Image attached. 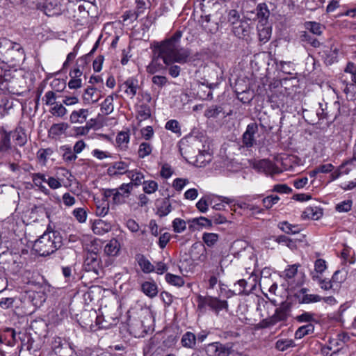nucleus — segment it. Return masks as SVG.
I'll use <instances>...</instances> for the list:
<instances>
[{"instance_id":"obj_1","label":"nucleus","mask_w":356,"mask_h":356,"mask_svg":"<svg viewBox=\"0 0 356 356\" xmlns=\"http://www.w3.org/2000/svg\"><path fill=\"white\" fill-rule=\"evenodd\" d=\"M181 37L182 31H176L164 40L154 42L153 51L163 60L164 64L177 62L184 65L191 60V50L181 45Z\"/></svg>"},{"instance_id":"obj_2","label":"nucleus","mask_w":356,"mask_h":356,"mask_svg":"<svg viewBox=\"0 0 356 356\" xmlns=\"http://www.w3.org/2000/svg\"><path fill=\"white\" fill-rule=\"evenodd\" d=\"M319 108L316 110V117L312 116V113L305 110L304 118L311 124L321 123L322 120H326L329 124L333 123L341 115V104L339 101H335L332 104L319 103Z\"/></svg>"},{"instance_id":"obj_3","label":"nucleus","mask_w":356,"mask_h":356,"mask_svg":"<svg viewBox=\"0 0 356 356\" xmlns=\"http://www.w3.org/2000/svg\"><path fill=\"white\" fill-rule=\"evenodd\" d=\"M0 60L10 65H19L24 60V51L22 45L8 38H1Z\"/></svg>"},{"instance_id":"obj_4","label":"nucleus","mask_w":356,"mask_h":356,"mask_svg":"<svg viewBox=\"0 0 356 356\" xmlns=\"http://www.w3.org/2000/svg\"><path fill=\"white\" fill-rule=\"evenodd\" d=\"M291 313V304L288 302H283L279 307L275 309V314L269 318L263 321L264 327H270L278 322L287 320Z\"/></svg>"},{"instance_id":"obj_5","label":"nucleus","mask_w":356,"mask_h":356,"mask_svg":"<svg viewBox=\"0 0 356 356\" xmlns=\"http://www.w3.org/2000/svg\"><path fill=\"white\" fill-rule=\"evenodd\" d=\"M205 350L209 356H229L233 352L230 344H222L219 342L208 344Z\"/></svg>"},{"instance_id":"obj_6","label":"nucleus","mask_w":356,"mask_h":356,"mask_svg":"<svg viewBox=\"0 0 356 356\" xmlns=\"http://www.w3.org/2000/svg\"><path fill=\"white\" fill-rule=\"evenodd\" d=\"M46 236H48L46 246L51 248V250H46V256L54 253L62 244V237L58 231L54 230L49 225L46 229Z\"/></svg>"},{"instance_id":"obj_7","label":"nucleus","mask_w":356,"mask_h":356,"mask_svg":"<svg viewBox=\"0 0 356 356\" xmlns=\"http://www.w3.org/2000/svg\"><path fill=\"white\" fill-rule=\"evenodd\" d=\"M258 132V125L256 122L250 123L243 134L242 142L247 148L252 147L256 144L254 135Z\"/></svg>"},{"instance_id":"obj_8","label":"nucleus","mask_w":356,"mask_h":356,"mask_svg":"<svg viewBox=\"0 0 356 356\" xmlns=\"http://www.w3.org/2000/svg\"><path fill=\"white\" fill-rule=\"evenodd\" d=\"M83 266L86 271L94 272L96 275H98L100 267V259L97 253L94 252H88Z\"/></svg>"},{"instance_id":"obj_9","label":"nucleus","mask_w":356,"mask_h":356,"mask_svg":"<svg viewBox=\"0 0 356 356\" xmlns=\"http://www.w3.org/2000/svg\"><path fill=\"white\" fill-rule=\"evenodd\" d=\"M132 190L131 184H122L118 188H115L113 202L116 204H122L125 202Z\"/></svg>"},{"instance_id":"obj_10","label":"nucleus","mask_w":356,"mask_h":356,"mask_svg":"<svg viewBox=\"0 0 356 356\" xmlns=\"http://www.w3.org/2000/svg\"><path fill=\"white\" fill-rule=\"evenodd\" d=\"M254 13L260 26L268 24L270 10L265 3H259L254 10Z\"/></svg>"},{"instance_id":"obj_11","label":"nucleus","mask_w":356,"mask_h":356,"mask_svg":"<svg viewBox=\"0 0 356 356\" xmlns=\"http://www.w3.org/2000/svg\"><path fill=\"white\" fill-rule=\"evenodd\" d=\"M138 80L134 78H129L122 85L120 86V88L124 90V93L130 98H134L136 95L137 90L138 88Z\"/></svg>"},{"instance_id":"obj_12","label":"nucleus","mask_w":356,"mask_h":356,"mask_svg":"<svg viewBox=\"0 0 356 356\" xmlns=\"http://www.w3.org/2000/svg\"><path fill=\"white\" fill-rule=\"evenodd\" d=\"M129 165L124 161L115 162L107 169V173L109 176H118L119 175L127 174Z\"/></svg>"},{"instance_id":"obj_13","label":"nucleus","mask_w":356,"mask_h":356,"mask_svg":"<svg viewBox=\"0 0 356 356\" xmlns=\"http://www.w3.org/2000/svg\"><path fill=\"white\" fill-rule=\"evenodd\" d=\"M111 224L103 220L99 219L94 221L92 225V229L94 234L103 235L111 229Z\"/></svg>"},{"instance_id":"obj_14","label":"nucleus","mask_w":356,"mask_h":356,"mask_svg":"<svg viewBox=\"0 0 356 356\" xmlns=\"http://www.w3.org/2000/svg\"><path fill=\"white\" fill-rule=\"evenodd\" d=\"M83 72L79 68H74L73 70L70 72V76L71 79L68 82V87L70 89H78L82 86L81 76Z\"/></svg>"},{"instance_id":"obj_15","label":"nucleus","mask_w":356,"mask_h":356,"mask_svg":"<svg viewBox=\"0 0 356 356\" xmlns=\"http://www.w3.org/2000/svg\"><path fill=\"white\" fill-rule=\"evenodd\" d=\"M201 19V26L206 32L213 34L218 31V24L211 20L210 15L202 16Z\"/></svg>"},{"instance_id":"obj_16","label":"nucleus","mask_w":356,"mask_h":356,"mask_svg":"<svg viewBox=\"0 0 356 356\" xmlns=\"http://www.w3.org/2000/svg\"><path fill=\"white\" fill-rule=\"evenodd\" d=\"M121 245L116 238L111 239L104 247V253L107 256L115 257L120 251Z\"/></svg>"},{"instance_id":"obj_17","label":"nucleus","mask_w":356,"mask_h":356,"mask_svg":"<svg viewBox=\"0 0 356 356\" xmlns=\"http://www.w3.org/2000/svg\"><path fill=\"white\" fill-rule=\"evenodd\" d=\"M323 216L322 209L318 207H308L302 213L303 219L318 220Z\"/></svg>"},{"instance_id":"obj_18","label":"nucleus","mask_w":356,"mask_h":356,"mask_svg":"<svg viewBox=\"0 0 356 356\" xmlns=\"http://www.w3.org/2000/svg\"><path fill=\"white\" fill-rule=\"evenodd\" d=\"M188 222L190 223L189 228L193 230L198 229L197 227L209 228L212 227L211 220L203 216L193 218Z\"/></svg>"},{"instance_id":"obj_19","label":"nucleus","mask_w":356,"mask_h":356,"mask_svg":"<svg viewBox=\"0 0 356 356\" xmlns=\"http://www.w3.org/2000/svg\"><path fill=\"white\" fill-rule=\"evenodd\" d=\"M141 291L150 298L156 297L159 292L156 284L154 282L148 281L141 284Z\"/></svg>"},{"instance_id":"obj_20","label":"nucleus","mask_w":356,"mask_h":356,"mask_svg":"<svg viewBox=\"0 0 356 356\" xmlns=\"http://www.w3.org/2000/svg\"><path fill=\"white\" fill-rule=\"evenodd\" d=\"M11 149L10 133L0 131V153L4 154Z\"/></svg>"},{"instance_id":"obj_21","label":"nucleus","mask_w":356,"mask_h":356,"mask_svg":"<svg viewBox=\"0 0 356 356\" xmlns=\"http://www.w3.org/2000/svg\"><path fill=\"white\" fill-rule=\"evenodd\" d=\"M209 307L218 315L222 309H228V304L226 300H221L217 298L211 296Z\"/></svg>"},{"instance_id":"obj_22","label":"nucleus","mask_w":356,"mask_h":356,"mask_svg":"<svg viewBox=\"0 0 356 356\" xmlns=\"http://www.w3.org/2000/svg\"><path fill=\"white\" fill-rule=\"evenodd\" d=\"M211 161V155L207 151H199V154L196 156L195 165L197 167L202 168L207 165Z\"/></svg>"},{"instance_id":"obj_23","label":"nucleus","mask_w":356,"mask_h":356,"mask_svg":"<svg viewBox=\"0 0 356 356\" xmlns=\"http://www.w3.org/2000/svg\"><path fill=\"white\" fill-rule=\"evenodd\" d=\"M153 54L154 56L152 61L146 67L147 72L151 74H154L165 68V67H163L159 61V59L161 58L157 57V55H155L154 51H153Z\"/></svg>"},{"instance_id":"obj_24","label":"nucleus","mask_w":356,"mask_h":356,"mask_svg":"<svg viewBox=\"0 0 356 356\" xmlns=\"http://www.w3.org/2000/svg\"><path fill=\"white\" fill-rule=\"evenodd\" d=\"M96 89L88 86L83 92V100L85 104H93L98 102L99 97L95 95Z\"/></svg>"},{"instance_id":"obj_25","label":"nucleus","mask_w":356,"mask_h":356,"mask_svg":"<svg viewBox=\"0 0 356 356\" xmlns=\"http://www.w3.org/2000/svg\"><path fill=\"white\" fill-rule=\"evenodd\" d=\"M128 177L131 179V182L129 184H131L132 186L134 185L136 186H140L141 184H143V181H145L144 175L137 170H130L127 172Z\"/></svg>"},{"instance_id":"obj_26","label":"nucleus","mask_w":356,"mask_h":356,"mask_svg":"<svg viewBox=\"0 0 356 356\" xmlns=\"http://www.w3.org/2000/svg\"><path fill=\"white\" fill-rule=\"evenodd\" d=\"M137 260L138 265L145 273H149L154 271V266L144 255H138Z\"/></svg>"},{"instance_id":"obj_27","label":"nucleus","mask_w":356,"mask_h":356,"mask_svg":"<svg viewBox=\"0 0 356 356\" xmlns=\"http://www.w3.org/2000/svg\"><path fill=\"white\" fill-rule=\"evenodd\" d=\"M213 199L211 196H204L196 203V207L199 211L205 213L208 211L209 206L212 205Z\"/></svg>"},{"instance_id":"obj_28","label":"nucleus","mask_w":356,"mask_h":356,"mask_svg":"<svg viewBox=\"0 0 356 356\" xmlns=\"http://www.w3.org/2000/svg\"><path fill=\"white\" fill-rule=\"evenodd\" d=\"M68 125L66 123H59L53 124L49 130V136L55 138L63 134L67 129Z\"/></svg>"},{"instance_id":"obj_29","label":"nucleus","mask_w":356,"mask_h":356,"mask_svg":"<svg viewBox=\"0 0 356 356\" xmlns=\"http://www.w3.org/2000/svg\"><path fill=\"white\" fill-rule=\"evenodd\" d=\"M151 116V109L149 106L146 104H142L137 108V118L140 121H143Z\"/></svg>"},{"instance_id":"obj_30","label":"nucleus","mask_w":356,"mask_h":356,"mask_svg":"<svg viewBox=\"0 0 356 356\" xmlns=\"http://www.w3.org/2000/svg\"><path fill=\"white\" fill-rule=\"evenodd\" d=\"M314 326L312 323H308L305 325L300 327L295 332V338L300 339L305 336L314 332Z\"/></svg>"},{"instance_id":"obj_31","label":"nucleus","mask_w":356,"mask_h":356,"mask_svg":"<svg viewBox=\"0 0 356 356\" xmlns=\"http://www.w3.org/2000/svg\"><path fill=\"white\" fill-rule=\"evenodd\" d=\"M172 211V205L168 198H165L157 209V214L163 217L170 213Z\"/></svg>"},{"instance_id":"obj_32","label":"nucleus","mask_w":356,"mask_h":356,"mask_svg":"<svg viewBox=\"0 0 356 356\" xmlns=\"http://www.w3.org/2000/svg\"><path fill=\"white\" fill-rule=\"evenodd\" d=\"M202 241L208 247L214 246L219 240V235L216 233L204 232L202 234Z\"/></svg>"},{"instance_id":"obj_33","label":"nucleus","mask_w":356,"mask_h":356,"mask_svg":"<svg viewBox=\"0 0 356 356\" xmlns=\"http://www.w3.org/2000/svg\"><path fill=\"white\" fill-rule=\"evenodd\" d=\"M195 342L196 336L191 332H187L185 333L181 338V343L183 346L186 348H194L195 346Z\"/></svg>"},{"instance_id":"obj_34","label":"nucleus","mask_w":356,"mask_h":356,"mask_svg":"<svg viewBox=\"0 0 356 356\" xmlns=\"http://www.w3.org/2000/svg\"><path fill=\"white\" fill-rule=\"evenodd\" d=\"M87 109H80L79 111H74L70 115V120L72 122H83L86 120L88 115Z\"/></svg>"},{"instance_id":"obj_35","label":"nucleus","mask_w":356,"mask_h":356,"mask_svg":"<svg viewBox=\"0 0 356 356\" xmlns=\"http://www.w3.org/2000/svg\"><path fill=\"white\" fill-rule=\"evenodd\" d=\"M344 88L343 92L346 95V98L348 100L356 99V85L353 83H343Z\"/></svg>"},{"instance_id":"obj_36","label":"nucleus","mask_w":356,"mask_h":356,"mask_svg":"<svg viewBox=\"0 0 356 356\" xmlns=\"http://www.w3.org/2000/svg\"><path fill=\"white\" fill-rule=\"evenodd\" d=\"M165 278L166 282L171 285L178 287L184 285V280L181 276L168 273L165 274Z\"/></svg>"},{"instance_id":"obj_37","label":"nucleus","mask_w":356,"mask_h":356,"mask_svg":"<svg viewBox=\"0 0 356 356\" xmlns=\"http://www.w3.org/2000/svg\"><path fill=\"white\" fill-rule=\"evenodd\" d=\"M305 28L312 33L320 35L323 32V27L320 23L316 22H306L304 24Z\"/></svg>"},{"instance_id":"obj_38","label":"nucleus","mask_w":356,"mask_h":356,"mask_svg":"<svg viewBox=\"0 0 356 356\" xmlns=\"http://www.w3.org/2000/svg\"><path fill=\"white\" fill-rule=\"evenodd\" d=\"M259 38L261 42H266L271 35V28L268 26H260L257 27Z\"/></svg>"},{"instance_id":"obj_39","label":"nucleus","mask_w":356,"mask_h":356,"mask_svg":"<svg viewBox=\"0 0 356 356\" xmlns=\"http://www.w3.org/2000/svg\"><path fill=\"white\" fill-rule=\"evenodd\" d=\"M44 236V234L41 235L39 237V238H38L34 242V243L33 245L32 252L35 255H38V256H40V257L44 256V245H43V242L42 241Z\"/></svg>"},{"instance_id":"obj_40","label":"nucleus","mask_w":356,"mask_h":356,"mask_svg":"<svg viewBox=\"0 0 356 356\" xmlns=\"http://www.w3.org/2000/svg\"><path fill=\"white\" fill-rule=\"evenodd\" d=\"M223 112L220 106L212 105L204 111V116L207 118H216Z\"/></svg>"},{"instance_id":"obj_41","label":"nucleus","mask_w":356,"mask_h":356,"mask_svg":"<svg viewBox=\"0 0 356 356\" xmlns=\"http://www.w3.org/2000/svg\"><path fill=\"white\" fill-rule=\"evenodd\" d=\"M279 227L286 234H293L300 232V228L298 225H291L286 221L280 222Z\"/></svg>"},{"instance_id":"obj_42","label":"nucleus","mask_w":356,"mask_h":356,"mask_svg":"<svg viewBox=\"0 0 356 356\" xmlns=\"http://www.w3.org/2000/svg\"><path fill=\"white\" fill-rule=\"evenodd\" d=\"M61 149L63 151V158L65 161L72 162L74 161L76 159V154L74 153V152L72 149V148L70 146L64 145L61 147Z\"/></svg>"},{"instance_id":"obj_43","label":"nucleus","mask_w":356,"mask_h":356,"mask_svg":"<svg viewBox=\"0 0 356 356\" xmlns=\"http://www.w3.org/2000/svg\"><path fill=\"white\" fill-rule=\"evenodd\" d=\"M165 128L167 130L171 131L172 132L177 134L178 136L181 135V127L179 123L176 120H170L165 124Z\"/></svg>"},{"instance_id":"obj_44","label":"nucleus","mask_w":356,"mask_h":356,"mask_svg":"<svg viewBox=\"0 0 356 356\" xmlns=\"http://www.w3.org/2000/svg\"><path fill=\"white\" fill-rule=\"evenodd\" d=\"M49 113L53 116L63 117L66 114L67 110L61 104L54 103L50 108Z\"/></svg>"},{"instance_id":"obj_45","label":"nucleus","mask_w":356,"mask_h":356,"mask_svg":"<svg viewBox=\"0 0 356 356\" xmlns=\"http://www.w3.org/2000/svg\"><path fill=\"white\" fill-rule=\"evenodd\" d=\"M113 97L112 95L108 96L102 104L101 109L102 112L108 115L111 113L113 111Z\"/></svg>"},{"instance_id":"obj_46","label":"nucleus","mask_w":356,"mask_h":356,"mask_svg":"<svg viewBox=\"0 0 356 356\" xmlns=\"http://www.w3.org/2000/svg\"><path fill=\"white\" fill-rule=\"evenodd\" d=\"M295 346V343L292 339H280L275 343V348L280 351H285L289 348Z\"/></svg>"},{"instance_id":"obj_47","label":"nucleus","mask_w":356,"mask_h":356,"mask_svg":"<svg viewBox=\"0 0 356 356\" xmlns=\"http://www.w3.org/2000/svg\"><path fill=\"white\" fill-rule=\"evenodd\" d=\"M3 334L5 339H7L6 343L8 345L13 346L17 341L16 332L13 328H6L3 332Z\"/></svg>"},{"instance_id":"obj_48","label":"nucleus","mask_w":356,"mask_h":356,"mask_svg":"<svg viewBox=\"0 0 356 356\" xmlns=\"http://www.w3.org/2000/svg\"><path fill=\"white\" fill-rule=\"evenodd\" d=\"M177 62H171L170 64H165L166 68L168 71L169 75H170L173 78H177L180 75L181 69V67L178 65H176Z\"/></svg>"},{"instance_id":"obj_49","label":"nucleus","mask_w":356,"mask_h":356,"mask_svg":"<svg viewBox=\"0 0 356 356\" xmlns=\"http://www.w3.org/2000/svg\"><path fill=\"white\" fill-rule=\"evenodd\" d=\"M210 298L211 296H202L200 295L197 297V309L200 312L204 313L206 311V307H209Z\"/></svg>"},{"instance_id":"obj_50","label":"nucleus","mask_w":356,"mask_h":356,"mask_svg":"<svg viewBox=\"0 0 356 356\" xmlns=\"http://www.w3.org/2000/svg\"><path fill=\"white\" fill-rule=\"evenodd\" d=\"M158 189V184L154 180L143 181V190L147 194H152Z\"/></svg>"},{"instance_id":"obj_51","label":"nucleus","mask_w":356,"mask_h":356,"mask_svg":"<svg viewBox=\"0 0 356 356\" xmlns=\"http://www.w3.org/2000/svg\"><path fill=\"white\" fill-rule=\"evenodd\" d=\"M300 40L302 42H307L310 44L312 47L316 48L321 44L320 42L306 31H303L300 35Z\"/></svg>"},{"instance_id":"obj_52","label":"nucleus","mask_w":356,"mask_h":356,"mask_svg":"<svg viewBox=\"0 0 356 356\" xmlns=\"http://www.w3.org/2000/svg\"><path fill=\"white\" fill-rule=\"evenodd\" d=\"M72 214L79 222L83 223L86 221L88 213L84 208L80 207L74 209Z\"/></svg>"},{"instance_id":"obj_53","label":"nucleus","mask_w":356,"mask_h":356,"mask_svg":"<svg viewBox=\"0 0 356 356\" xmlns=\"http://www.w3.org/2000/svg\"><path fill=\"white\" fill-rule=\"evenodd\" d=\"M152 147L148 143H142L138 151V156L141 159L149 155L152 152Z\"/></svg>"},{"instance_id":"obj_54","label":"nucleus","mask_w":356,"mask_h":356,"mask_svg":"<svg viewBox=\"0 0 356 356\" xmlns=\"http://www.w3.org/2000/svg\"><path fill=\"white\" fill-rule=\"evenodd\" d=\"M279 200L280 197L277 195H268L262 200V203L266 209H269L276 204Z\"/></svg>"},{"instance_id":"obj_55","label":"nucleus","mask_w":356,"mask_h":356,"mask_svg":"<svg viewBox=\"0 0 356 356\" xmlns=\"http://www.w3.org/2000/svg\"><path fill=\"white\" fill-rule=\"evenodd\" d=\"M257 167L259 169H263L264 170L267 171L268 172L276 173V171L274 169L273 163L268 160H261L260 161H259Z\"/></svg>"},{"instance_id":"obj_56","label":"nucleus","mask_w":356,"mask_h":356,"mask_svg":"<svg viewBox=\"0 0 356 356\" xmlns=\"http://www.w3.org/2000/svg\"><path fill=\"white\" fill-rule=\"evenodd\" d=\"M172 227L175 232L181 233L186 229V223L185 220L181 218H175L172 221Z\"/></svg>"},{"instance_id":"obj_57","label":"nucleus","mask_w":356,"mask_h":356,"mask_svg":"<svg viewBox=\"0 0 356 356\" xmlns=\"http://www.w3.org/2000/svg\"><path fill=\"white\" fill-rule=\"evenodd\" d=\"M129 141V134L128 131H121L118 134L116 138V142L120 146L122 147H127V145L128 144Z\"/></svg>"},{"instance_id":"obj_58","label":"nucleus","mask_w":356,"mask_h":356,"mask_svg":"<svg viewBox=\"0 0 356 356\" xmlns=\"http://www.w3.org/2000/svg\"><path fill=\"white\" fill-rule=\"evenodd\" d=\"M353 201L351 200H344L336 205V210L338 212H348L351 210Z\"/></svg>"},{"instance_id":"obj_59","label":"nucleus","mask_w":356,"mask_h":356,"mask_svg":"<svg viewBox=\"0 0 356 356\" xmlns=\"http://www.w3.org/2000/svg\"><path fill=\"white\" fill-rule=\"evenodd\" d=\"M296 319L299 323H311L314 321V314L310 312H305L302 314L296 317Z\"/></svg>"},{"instance_id":"obj_60","label":"nucleus","mask_w":356,"mask_h":356,"mask_svg":"<svg viewBox=\"0 0 356 356\" xmlns=\"http://www.w3.org/2000/svg\"><path fill=\"white\" fill-rule=\"evenodd\" d=\"M140 15L135 10H127L122 15L124 22L129 21L130 23L136 21Z\"/></svg>"},{"instance_id":"obj_61","label":"nucleus","mask_w":356,"mask_h":356,"mask_svg":"<svg viewBox=\"0 0 356 356\" xmlns=\"http://www.w3.org/2000/svg\"><path fill=\"white\" fill-rule=\"evenodd\" d=\"M322 300V298L317 294H305L302 296L301 302L302 303L317 302Z\"/></svg>"},{"instance_id":"obj_62","label":"nucleus","mask_w":356,"mask_h":356,"mask_svg":"<svg viewBox=\"0 0 356 356\" xmlns=\"http://www.w3.org/2000/svg\"><path fill=\"white\" fill-rule=\"evenodd\" d=\"M327 268L326 262L324 259H318L314 263V271L316 273L322 274Z\"/></svg>"},{"instance_id":"obj_63","label":"nucleus","mask_w":356,"mask_h":356,"mask_svg":"<svg viewBox=\"0 0 356 356\" xmlns=\"http://www.w3.org/2000/svg\"><path fill=\"white\" fill-rule=\"evenodd\" d=\"M51 349L55 355L60 354L63 349L62 340L60 337H57L51 342Z\"/></svg>"},{"instance_id":"obj_64","label":"nucleus","mask_w":356,"mask_h":356,"mask_svg":"<svg viewBox=\"0 0 356 356\" xmlns=\"http://www.w3.org/2000/svg\"><path fill=\"white\" fill-rule=\"evenodd\" d=\"M44 181V177L43 175L35 174L33 175V181L34 185L42 191H44V186H42Z\"/></svg>"}]
</instances>
